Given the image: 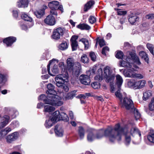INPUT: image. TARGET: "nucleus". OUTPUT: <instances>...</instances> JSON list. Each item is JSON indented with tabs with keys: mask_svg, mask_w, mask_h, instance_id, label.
Here are the masks:
<instances>
[{
	"mask_svg": "<svg viewBox=\"0 0 154 154\" xmlns=\"http://www.w3.org/2000/svg\"><path fill=\"white\" fill-rule=\"evenodd\" d=\"M127 131V128L121 127L119 123L116 125L114 128L109 127L103 131L104 136L108 137L109 141L111 142H114L116 140H121L123 133Z\"/></svg>",
	"mask_w": 154,
	"mask_h": 154,
	"instance_id": "obj_1",
	"label": "nucleus"
},
{
	"mask_svg": "<svg viewBox=\"0 0 154 154\" xmlns=\"http://www.w3.org/2000/svg\"><path fill=\"white\" fill-rule=\"evenodd\" d=\"M125 60L126 61L123 60L120 61L119 66L131 68V63L133 62L136 63L138 65H140L141 63L138 57L135 54L131 52L129 53V55L127 56Z\"/></svg>",
	"mask_w": 154,
	"mask_h": 154,
	"instance_id": "obj_2",
	"label": "nucleus"
},
{
	"mask_svg": "<svg viewBox=\"0 0 154 154\" xmlns=\"http://www.w3.org/2000/svg\"><path fill=\"white\" fill-rule=\"evenodd\" d=\"M56 95H48L46 97L45 95L42 94L39 97L40 99L43 100L47 104H49L55 106L62 105L63 102L60 100L55 96Z\"/></svg>",
	"mask_w": 154,
	"mask_h": 154,
	"instance_id": "obj_3",
	"label": "nucleus"
},
{
	"mask_svg": "<svg viewBox=\"0 0 154 154\" xmlns=\"http://www.w3.org/2000/svg\"><path fill=\"white\" fill-rule=\"evenodd\" d=\"M74 62L72 58H68L66 60L67 68L69 71L72 72L73 75L78 77L81 71V66L79 63L76 62L74 68Z\"/></svg>",
	"mask_w": 154,
	"mask_h": 154,
	"instance_id": "obj_4",
	"label": "nucleus"
},
{
	"mask_svg": "<svg viewBox=\"0 0 154 154\" xmlns=\"http://www.w3.org/2000/svg\"><path fill=\"white\" fill-rule=\"evenodd\" d=\"M55 63L58 64V61L53 59L49 61L47 66V70L48 73L51 76H54L59 72V68Z\"/></svg>",
	"mask_w": 154,
	"mask_h": 154,
	"instance_id": "obj_5",
	"label": "nucleus"
},
{
	"mask_svg": "<svg viewBox=\"0 0 154 154\" xmlns=\"http://www.w3.org/2000/svg\"><path fill=\"white\" fill-rule=\"evenodd\" d=\"M103 71L106 81L108 82H112L114 79L115 75L113 70L110 67L107 66L104 68Z\"/></svg>",
	"mask_w": 154,
	"mask_h": 154,
	"instance_id": "obj_6",
	"label": "nucleus"
},
{
	"mask_svg": "<svg viewBox=\"0 0 154 154\" xmlns=\"http://www.w3.org/2000/svg\"><path fill=\"white\" fill-rule=\"evenodd\" d=\"M55 80L57 86L60 87L65 82L68 81V74L65 72L64 73L57 75L55 77Z\"/></svg>",
	"mask_w": 154,
	"mask_h": 154,
	"instance_id": "obj_7",
	"label": "nucleus"
},
{
	"mask_svg": "<svg viewBox=\"0 0 154 154\" xmlns=\"http://www.w3.org/2000/svg\"><path fill=\"white\" fill-rule=\"evenodd\" d=\"M120 105L122 107H125L128 110H133L134 107L132 100L127 97H125L120 102Z\"/></svg>",
	"mask_w": 154,
	"mask_h": 154,
	"instance_id": "obj_8",
	"label": "nucleus"
},
{
	"mask_svg": "<svg viewBox=\"0 0 154 154\" xmlns=\"http://www.w3.org/2000/svg\"><path fill=\"white\" fill-rule=\"evenodd\" d=\"M103 130H101L97 134L96 136H95L94 134L91 132L89 133L87 135V140L89 142H92L96 139H100L102 138L104 134H103Z\"/></svg>",
	"mask_w": 154,
	"mask_h": 154,
	"instance_id": "obj_9",
	"label": "nucleus"
},
{
	"mask_svg": "<svg viewBox=\"0 0 154 154\" xmlns=\"http://www.w3.org/2000/svg\"><path fill=\"white\" fill-rule=\"evenodd\" d=\"M19 136V133L17 131L10 134L5 137L6 141L8 143H11L16 140Z\"/></svg>",
	"mask_w": 154,
	"mask_h": 154,
	"instance_id": "obj_10",
	"label": "nucleus"
},
{
	"mask_svg": "<svg viewBox=\"0 0 154 154\" xmlns=\"http://www.w3.org/2000/svg\"><path fill=\"white\" fill-rule=\"evenodd\" d=\"M64 29L59 27L55 29L52 35V38L56 40L59 39L64 33Z\"/></svg>",
	"mask_w": 154,
	"mask_h": 154,
	"instance_id": "obj_11",
	"label": "nucleus"
},
{
	"mask_svg": "<svg viewBox=\"0 0 154 154\" xmlns=\"http://www.w3.org/2000/svg\"><path fill=\"white\" fill-rule=\"evenodd\" d=\"M136 70L135 69L131 68L128 69H125L123 71V74L126 77L133 78Z\"/></svg>",
	"mask_w": 154,
	"mask_h": 154,
	"instance_id": "obj_12",
	"label": "nucleus"
},
{
	"mask_svg": "<svg viewBox=\"0 0 154 154\" xmlns=\"http://www.w3.org/2000/svg\"><path fill=\"white\" fill-rule=\"evenodd\" d=\"M80 82L85 85H88L90 83V79L89 77L86 75H82L79 77Z\"/></svg>",
	"mask_w": 154,
	"mask_h": 154,
	"instance_id": "obj_13",
	"label": "nucleus"
},
{
	"mask_svg": "<svg viewBox=\"0 0 154 154\" xmlns=\"http://www.w3.org/2000/svg\"><path fill=\"white\" fill-rule=\"evenodd\" d=\"M44 21L46 24L51 26L54 25L56 22L55 18L51 15H49L47 16Z\"/></svg>",
	"mask_w": 154,
	"mask_h": 154,
	"instance_id": "obj_14",
	"label": "nucleus"
},
{
	"mask_svg": "<svg viewBox=\"0 0 154 154\" xmlns=\"http://www.w3.org/2000/svg\"><path fill=\"white\" fill-rule=\"evenodd\" d=\"M48 90L46 91V93L48 95H56V91L54 90V86L51 84L50 83L47 85Z\"/></svg>",
	"mask_w": 154,
	"mask_h": 154,
	"instance_id": "obj_15",
	"label": "nucleus"
},
{
	"mask_svg": "<svg viewBox=\"0 0 154 154\" xmlns=\"http://www.w3.org/2000/svg\"><path fill=\"white\" fill-rule=\"evenodd\" d=\"M16 40L15 37H9L4 39L3 42L6 44L7 46H11Z\"/></svg>",
	"mask_w": 154,
	"mask_h": 154,
	"instance_id": "obj_16",
	"label": "nucleus"
},
{
	"mask_svg": "<svg viewBox=\"0 0 154 154\" xmlns=\"http://www.w3.org/2000/svg\"><path fill=\"white\" fill-rule=\"evenodd\" d=\"M54 131L57 136L62 137L63 136V131L61 125H56L55 126Z\"/></svg>",
	"mask_w": 154,
	"mask_h": 154,
	"instance_id": "obj_17",
	"label": "nucleus"
},
{
	"mask_svg": "<svg viewBox=\"0 0 154 154\" xmlns=\"http://www.w3.org/2000/svg\"><path fill=\"white\" fill-rule=\"evenodd\" d=\"M10 118L9 116L5 115L1 118V122L0 123L2 128L5 127L9 122Z\"/></svg>",
	"mask_w": 154,
	"mask_h": 154,
	"instance_id": "obj_18",
	"label": "nucleus"
},
{
	"mask_svg": "<svg viewBox=\"0 0 154 154\" xmlns=\"http://www.w3.org/2000/svg\"><path fill=\"white\" fill-rule=\"evenodd\" d=\"M29 3L28 0H20L17 2V6L19 8L27 7Z\"/></svg>",
	"mask_w": 154,
	"mask_h": 154,
	"instance_id": "obj_19",
	"label": "nucleus"
},
{
	"mask_svg": "<svg viewBox=\"0 0 154 154\" xmlns=\"http://www.w3.org/2000/svg\"><path fill=\"white\" fill-rule=\"evenodd\" d=\"M69 43L66 41H63L59 45L58 48L61 51H65L66 50L69 45Z\"/></svg>",
	"mask_w": 154,
	"mask_h": 154,
	"instance_id": "obj_20",
	"label": "nucleus"
},
{
	"mask_svg": "<svg viewBox=\"0 0 154 154\" xmlns=\"http://www.w3.org/2000/svg\"><path fill=\"white\" fill-rule=\"evenodd\" d=\"M138 20L139 18L135 14H131L129 16L128 21L132 24H134Z\"/></svg>",
	"mask_w": 154,
	"mask_h": 154,
	"instance_id": "obj_21",
	"label": "nucleus"
},
{
	"mask_svg": "<svg viewBox=\"0 0 154 154\" xmlns=\"http://www.w3.org/2000/svg\"><path fill=\"white\" fill-rule=\"evenodd\" d=\"M146 112L149 115H150L149 111H154V98H152L150 103L149 105V109H145Z\"/></svg>",
	"mask_w": 154,
	"mask_h": 154,
	"instance_id": "obj_22",
	"label": "nucleus"
},
{
	"mask_svg": "<svg viewBox=\"0 0 154 154\" xmlns=\"http://www.w3.org/2000/svg\"><path fill=\"white\" fill-rule=\"evenodd\" d=\"M59 3L56 1H54L49 2L48 6L50 9H57V6L59 5Z\"/></svg>",
	"mask_w": 154,
	"mask_h": 154,
	"instance_id": "obj_23",
	"label": "nucleus"
},
{
	"mask_svg": "<svg viewBox=\"0 0 154 154\" xmlns=\"http://www.w3.org/2000/svg\"><path fill=\"white\" fill-rule=\"evenodd\" d=\"M116 84L118 88H120L122 84L123 80L122 77L119 75L116 76Z\"/></svg>",
	"mask_w": 154,
	"mask_h": 154,
	"instance_id": "obj_24",
	"label": "nucleus"
},
{
	"mask_svg": "<svg viewBox=\"0 0 154 154\" xmlns=\"http://www.w3.org/2000/svg\"><path fill=\"white\" fill-rule=\"evenodd\" d=\"M56 122L53 119L50 118L48 120L46 121L45 124V127L48 128H49L53 126V124L55 122Z\"/></svg>",
	"mask_w": 154,
	"mask_h": 154,
	"instance_id": "obj_25",
	"label": "nucleus"
},
{
	"mask_svg": "<svg viewBox=\"0 0 154 154\" xmlns=\"http://www.w3.org/2000/svg\"><path fill=\"white\" fill-rule=\"evenodd\" d=\"M85 130L83 127L80 126L79 127L78 133L81 140L83 139L85 135Z\"/></svg>",
	"mask_w": 154,
	"mask_h": 154,
	"instance_id": "obj_26",
	"label": "nucleus"
},
{
	"mask_svg": "<svg viewBox=\"0 0 154 154\" xmlns=\"http://www.w3.org/2000/svg\"><path fill=\"white\" fill-rule=\"evenodd\" d=\"M69 118L66 114L64 112H61L60 115L59 120H63L65 122H68L69 121Z\"/></svg>",
	"mask_w": 154,
	"mask_h": 154,
	"instance_id": "obj_27",
	"label": "nucleus"
},
{
	"mask_svg": "<svg viewBox=\"0 0 154 154\" xmlns=\"http://www.w3.org/2000/svg\"><path fill=\"white\" fill-rule=\"evenodd\" d=\"M152 95V91L151 90L147 91L143 93V99L144 100H146L149 99Z\"/></svg>",
	"mask_w": 154,
	"mask_h": 154,
	"instance_id": "obj_28",
	"label": "nucleus"
},
{
	"mask_svg": "<svg viewBox=\"0 0 154 154\" xmlns=\"http://www.w3.org/2000/svg\"><path fill=\"white\" fill-rule=\"evenodd\" d=\"M123 134H124L125 137V143L126 145L129 144L131 141V138L130 136L129 135V133L128 132L127 130V131L124 132Z\"/></svg>",
	"mask_w": 154,
	"mask_h": 154,
	"instance_id": "obj_29",
	"label": "nucleus"
},
{
	"mask_svg": "<svg viewBox=\"0 0 154 154\" xmlns=\"http://www.w3.org/2000/svg\"><path fill=\"white\" fill-rule=\"evenodd\" d=\"M77 27L81 30H89L91 29L90 26L85 23L79 24L77 26Z\"/></svg>",
	"mask_w": 154,
	"mask_h": 154,
	"instance_id": "obj_30",
	"label": "nucleus"
},
{
	"mask_svg": "<svg viewBox=\"0 0 154 154\" xmlns=\"http://www.w3.org/2000/svg\"><path fill=\"white\" fill-rule=\"evenodd\" d=\"M147 139L150 142L154 143V131L151 130L147 136Z\"/></svg>",
	"mask_w": 154,
	"mask_h": 154,
	"instance_id": "obj_31",
	"label": "nucleus"
},
{
	"mask_svg": "<svg viewBox=\"0 0 154 154\" xmlns=\"http://www.w3.org/2000/svg\"><path fill=\"white\" fill-rule=\"evenodd\" d=\"M131 134L132 136H134L135 134H138L140 137L141 136V134L138 129L136 128H132L131 130Z\"/></svg>",
	"mask_w": 154,
	"mask_h": 154,
	"instance_id": "obj_32",
	"label": "nucleus"
},
{
	"mask_svg": "<svg viewBox=\"0 0 154 154\" xmlns=\"http://www.w3.org/2000/svg\"><path fill=\"white\" fill-rule=\"evenodd\" d=\"M133 112L135 118L136 120L139 119L141 116L140 113L139 112L138 110L134 107L133 108V110H131Z\"/></svg>",
	"mask_w": 154,
	"mask_h": 154,
	"instance_id": "obj_33",
	"label": "nucleus"
},
{
	"mask_svg": "<svg viewBox=\"0 0 154 154\" xmlns=\"http://www.w3.org/2000/svg\"><path fill=\"white\" fill-rule=\"evenodd\" d=\"M60 114V112L58 110H57L54 112L51 118L56 121H59Z\"/></svg>",
	"mask_w": 154,
	"mask_h": 154,
	"instance_id": "obj_34",
	"label": "nucleus"
},
{
	"mask_svg": "<svg viewBox=\"0 0 154 154\" xmlns=\"http://www.w3.org/2000/svg\"><path fill=\"white\" fill-rule=\"evenodd\" d=\"M94 1H90L87 2L85 6L84 11H86L89 9L94 4Z\"/></svg>",
	"mask_w": 154,
	"mask_h": 154,
	"instance_id": "obj_35",
	"label": "nucleus"
},
{
	"mask_svg": "<svg viewBox=\"0 0 154 154\" xmlns=\"http://www.w3.org/2000/svg\"><path fill=\"white\" fill-rule=\"evenodd\" d=\"M60 88V89L62 91H61L60 93L62 92L63 93H66L69 91V88L68 87L64 84H63L61 86L59 87Z\"/></svg>",
	"mask_w": 154,
	"mask_h": 154,
	"instance_id": "obj_36",
	"label": "nucleus"
},
{
	"mask_svg": "<svg viewBox=\"0 0 154 154\" xmlns=\"http://www.w3.org/2000/svg\"><path fill=\"white\" fill-rule=\"evenodd\" d=\"M80 42H82L85 45V48L86 50L89 47V44L88 41L85 38H82L81 39Z\"/></svg>",
	"mask_w": 154,
	"mask_h": 154,
	"instance_id": "obj_37",
	"label": "nucleus"
},
{
	"mask_svg": "<svg viewBox=\"0 0 154 154\" xmlns=\"http://www.w3.org/2000/svg\"><path fill=\"white\" fill-rule=\"evenodd\" d=\"M55 109V107L52 106L47 105L45 107V111L49 113L52 112L53 111H54Z\"/></svg>",
	"mask_w": 154,
	"mask_h": 154,
	"instance_id": "obj_38",
	"label": "nucleus"
},
{
	"mask_svg": "<svg viewBox=\"0 0 154 154\" xmlns=\"http://www.w3.org/2000/svg\"><path fill=\"white\" fill-rule=\"evenodd\" d=\"M47 8V7L45 5H43L42 8L39 10V16L42 17L45 14V10Z\"/></svg>",
	"mask_w": 154,
	"mask_h": 154,
	"instance_id": "obj_39",
	"label": "nucleus"
},
{
	"mask_svg": "<svg viewBox=\"0 0 154 154\" xmlns=\"http://www.w3.org/2000/svg\"><path fill=\"white\" fill-rule=\"evenodd\" d=\"M81 61L84 63H88L89 61L88 58L86 55L85 54H83L81 57Z\"/></svg>",
	"mask_w": 154,
	"mask_h": 154,
	"instance_id": "obj_40",
	"label": "nucleus"
},
{
	"mask_svg": "<svg viewBox=\"0 0 154 154\" xmlns=\"http://www.w3.org/2000/svg\"><path fill=\"white\" fill-rule=\"evenodd\" d=\"M76 91L75 90L72 91L70 93L66 95V98L68 99H72L73 97L75 96V93H76Z\"/></svg>",
	"mask_w": 154,
	"mask_h": 154,
	"instance_id": "obj_41",
	"label": "nucleus"
},
{
	"mask_svg": "<svg viewBox=\"0 0 154 154\" xmlns=\"http://www.w3.org/2000/svg\"><path fill=\"white\" fill-rule=\"evenodd\" d=\"M22 18L25 20L29 21H31L32 19V18L29 17L27 14H23L21 16Z\"/></svg>",
	"mask_w": 154,
	"mask_h": 154,
	"instance_id": "obj_42",
	"label": "nucleus"
},
{
	"mask_svg": "<svg viewBox=\"0 0 154 154\" xmlns=\"http://www.w3.org/2000/svg\"><path fill=\"white\" fill-rule=\"evenodd\" d=\"M7 81L6 77L0 73V84L4 85Z\"/></svg>",
	"mask_w": 154,
	"mask_h": 154,
	"instance_id": "obj_43",
	"label": "nucleus"
},
{
	"mask_svg": "<svg viewBox=\"0 0 154 154\" xmlns=\"http://www.w3.org/2000/svg\"><path fill=\"white\" fill-rule=\"evenodd\" d=\"M91 87L95 89H98L100 88V83L97 82H94L91 84Z\"/></svg>",
	"mask_w": 154,
	"mask_h": 154,
	"instance_id": "obj_44",
	"label": "nucleus"
},
{
	"mask_svg": "<svg viewBox=\"0 0 154 154\" xmlns=\"http://www.w3.org/2000/svg\"><path fill=\"white\" fill-rule=\"evenodd\" d=\"M146 47L149 50L150 52L153 55H154V51L153 48L154 47L153 45L149 43H147L146 44Z\"/></svg>",
	"mask_w": 154,
	"mask_h": 154,
	"instance_id": "obj_45",
	"label": "nucleus"
},
{
	"mask_svg": "<svg viewBox=\"0 0 154 154\" xmlns=\"http://www.w3.org/2000/svg\"><path fill=\"white\" fill-rule=\"evenodd\" d=\"M119 89L118 91H116L115 93V95L117 98H118L120 100V102L122 100V96L120 93V88H119Z\"/></svg>",
	"mask_w": 154,
	"mask_h": 154,
	"instance_id": "obj_46",
	"label": "nucleus"
},
{
	"mask_svg": "<svg viewBox=\"0 0 154 154\" xmlns=\"http://www.w3.org/2000/svg\"><path fill=\"white\" fill-rule=\"evenodd\" d=\"M114 9L116 11H117V14L119 15H124L127 14L126 11H121L116 8H115Z\"/></svg>",
	"mask_w": 154,
	"mask_h": 154,
	"instance_id": "obj_47",
	"label": "nucleus"
},
{
	"mask_svg": "<svg viewBox=\"0 0 154 154\" xmlns=\"http://www.w3.org/2000/svg\"><path fill=\"white\" fill-rule=\"evenodd\" d=\"M123 53L121 51H118L116 55V57L119 59H122L123 57Z\"/></svg>",
	"mask_w": 154,
	"mask_h": 154,
	"instance_id": "obj_48",
	"label": "nucleus"
},
{
	"mask_svg": "<svg viewBox=\"0 0 154 154\" xmlns=\"http://www.w3.org/2000/svg\"><path fill=\"white\" fill-rule=\"evenodd\" d=\"M59 68L61 69L62 72H64L65 69V64L63 62H60L59 63Z\"/></svg>",
	"mask_w": 154,
	"mask_h": 154,
	"instance_id": "obj_49",
	"label": "nucleus"
},
{
	"mask_svg": "<svg viewBox=\"0 0 154 154\" xmlns=\"http://www.w3.org/2000/svg\"><path fill=\"white\" fill-rule=\"evenodd\" d=\"M78 45L77 42H71V46L73 51L76 50L77 48Z\"/></svg>",
	"mask_w": 154,
	"mask_h": 154,
	"instance_id": "obj_50",
	"label": "nucleus"
},
{
	"mask_svg": "<svg viewBox=\"0 0 154 154\" xmlns=\"http://www.w3.org/2000/svg\"><path fill=\"white\" fill-rule=\"evenodd\" d=\"M91 95V94L90 93H86L85 94H80L79 95V97L80 98L85 99L87 98L88 97L90 96Z\"/></svg>",
	"mask_w": 154,
	"mask_h": 154,
	"instance_id": "obj_51",
	"label": "nucleus"
},
{
	"mask_svg": "<svg viewBox=\"0 0 154 154\" xmlns=\"http://www.w3.org/2000/svg\"><path fill=\"white\" fill-rule=\"evenodd\" d=\"M139 81V87L138 89H141L145 86L146 84V81L144 80H141Z\"/></svg>",
	"mask_w": 154,
	"mask_h": 154,
	"instance_id": "obj_52",
	"label": "nucleus"
},
{
	"mask_svg": "<svg viewBox=\"0 0 154 154\" xmlns=\"http://www.w3.org/2000/svg\"><path fill=\"white\" fill-rule=\"evenodd\" d=\"M90 23L91 24H93L96 21V18L94 16H90L88 19Z\"/></svg>",
	"mask_w": 154,
	"mask_h": 154,
	"instance_id": "obj_53",
	"label": "nucleus"
},
{
	"mask_svg": "<svg viewBox=\"0 0 154 154\" xmlns=\"http://www.w3.org/2000/svg\"><path fill=\"white\" fill-rule=\"evenodd\" d=\"M90 56L91 57V60L93 61H96V56L94 52H91L90 53Z\"/></svg>",
	"mask_w": 154,
	"mask_h": 154,
	"instance_id": "obj_54",
	"label": "nucleus"
},
{
	"mask_svg": "<svg viewBox=\"0 0 154 154\" xmlns=\"http://www.w3.org/2000/svg\"><path fill=\"white\" fill-rule=\"evenodd\" d=\"M109 48L108 47L105 46L104 47L102 51V53L103 55H106L107 52L109 51Z\"/></svg>",
	"mask_w": 154,
	"mask_h": 154,
	"instance_id": "obj_55",
	"label": "nucleus"
},
{
	"mask_svg": "<svg viewBox=\"0 0 154 154\" xmlns=\"http://www.w3.org/2000/svg\"><path fill=\"white\" fill-rule=\"evenodd\" d=\"M51 10L50 11V15H54L55 16H57V9H51Z\"/></svg>",
	"mask_w": 154,
	"mask_h": 154,
	"instance_id": "obj_56",
	"label": "nucleus"
},
{
	"mask_svg": "<svg viewBox=\"0 0 154 154\" xmlns=\"http://www.w3.org/2000/svg\"><path fill=\"white\" fill-rule=\"evenodd\" d=\"M4 132V135H6L11 131V129L9 127H7L3 130Z\"/></svg>",
	"mask_w": 154,
	"mask_h": 154,
	"instance_id": "obj_57",
	"label": "nucleus"
},
{
	"mask_svg": "<svg viewBox=\"0 0 154 154\" xmlns=\"http://www.w3.org/2000/svg\"><path fill=\"white\" fill-rule=\"evenodd\" d=\"M134 82L129 81L128 82V85L129 87L134 88Z\"/></svg>",
	"mask_w": 154,
	"mask_h": 154,
	"instance_id": "obj_58",
	"label": "nucleus"
},
{
	"mask_svg": "<svg viewBox=\"0 0 154 154\" xmlns=\"http://www.w3.org/2000/svg\"><path fill=\"white\" fill-rule=\"evenodd\" d=\"M78 37L77 35L72 36L70 39L71 42H77L76 40L78 39Z\"/></svg>",
	"mask_w": 154,
	"mask_h": 154,
	"instance_id": "obj_59",
	"label": "nucleus"
},
{
	"mask_svg": "<svg viewBox=\"0 0 154 154\" xmlns=\"http://www.w3.org/2000/svg\"><path fill=\"white\" fill-rule=\"evenodd\" d=\"M133 78L141 79L143 78V76L140 74L135 73Z\"/></svg>",
	"mask_w": 154,
	"mask_h": 154,
	"instance_id": "obj_60",
	"label": "nucleus"
},
{
	"mask_svg": "<svg viewBox=\"0 0 154 154\" xmlns=\"http://www.w3.org/2000/svg\"><path fill=\"white\" fill-rule=\"evenodd\" d=\"M99 44L101 47L105 45V41L103 39H101L99 41Z\"/></svg>",
	"mask_w": 154,
	"mask_h": 154,
	"instance_id": "obj_61",
	"label": "nucleus"
},
{
	"mask_svg": "<svg viewBox=\"0 0 154 154\" xmlns=\"http://www.w3.org/2000/svg\"><path fill=\"white\" fill-rule=\"evenodd\" d=\"M146 19L152 20L154 18V14H149L146 16Z\"/></svg>",
	"mask_w": 154,
	"mask_h": 154,
	"instance_id": "obj_62",
	"label": "nucleus"
},
{
	"mask_svg": "<svg viewBox=\"0 0 154 154\" xmlns=\"http://www.w3.org/2000/svg\"><path fill=\"white\" fill-rule=\"evenodd\" d=\"M11 125L14 128H15L18 126L19 124L17 122L14 121L11 123Z\"/></svg>",
	"mask_w": 154,
	"mask_h": 154,
	"instance_id": "obj_63",
	"label": "nucleus"
},
{
	"mask_svg": "<svg viewBox=\"0 0 154 154\" xmlns=\"http://www.w3.org/2000/svg\"><path fill=\"white\" fill-rule=\"evenodd\" d=\"M5 111L7 113H8L10 115H11V112H12V110H11L8 108L5 107Z\"/></svg>",
	"mask_w": 154,
	"mask_h": 154,
	"instance_id": "obj_64",
	"label": "nucleus"
}]
</instances>
